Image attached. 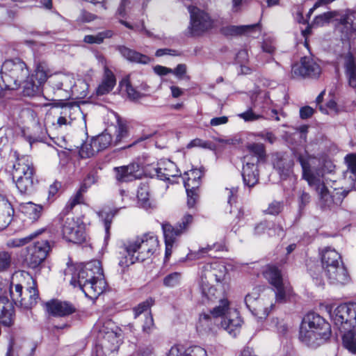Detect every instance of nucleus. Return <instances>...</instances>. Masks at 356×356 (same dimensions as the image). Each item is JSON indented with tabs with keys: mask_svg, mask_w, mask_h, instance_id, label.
<instances>
[{
	"mask_svg": "<svg viewBox=\"0 0 356 356\" xmlns=\"http://www.w3.org/2000/svg\"><path fill=\"white\" fill-rule=\"evenodd\" d=\"M201 147L203 148H207L212 149L213 148V145L207 141L202 140L199 138H196L190 142L188 145V147Z\"/></svg>",
	"mask_w": 356,
	"mask_h": 356,
	"instance_id": "62",
	"label": "nucleus"
},
{
	"mask_svg": "<svg viewBox=\"0 0 356 356\" xmlns=\"http://www.w3.org/2000/svg\"><path fill=\"white\" fill-rule=\"evenodd\" d=\"M332 17L333 15L332 13H325L316 16L314 19V23L317 26H322L328 22Z\"/></svg>",
	"mask_w": 356,
	"mask_h": 356,
	"instance_id": "63",
	"label": "nucleus"
},
{
	"mask_svg": "<svg viewBox=\"0 0 356 356\" xmlns=\"http://www.w3.org/2000/svg\"><path fill=\"white\" fill-rule=\"evenodd\" d=\"M218 323V321L211 314L203 312L200 314L196 328L198 332H204L212 330Z\"/></svg>",
	"mask_w": 356,
	"mask_h": 356,
	"instance_id": "36",
	"label": "nucleus"
},
{
	"mask_svg": "<svg viewBox=\"0 0 356 356\" xmlns=\"http://www.w3.org/2000/svg\"><path fill=\"white\" fill-rule=\"evenodd\" d=\"M191 16L189 29L193 35H200L213 26L210 16L205 11L197 7H189Z\"/></svg>",
	"mask_w": 356,
	"mask_h": 356,
	"instance_id": "12",
	"label": "nucleus"
},
{
	"mask_svg": "<svg viewBox=\"0 0 356 356\" xmlns=\"http://www.w3.org/2000/svg\"><path fill=\"white\" fill-rule=\"evenodd\" d=\"M49 74L50 71L46 63H41L36 66L34 73L30 76L33 77V80L42 86L46 82Z\"/></svg>",
	"mask_w": 356,
	"mask_h": 356,
	"instance_id": "46",
	"label": "nucleus"
},
{
	"mask_svg": "<svg viewBox=\"0 0 356 356\" xmlns=\"http://www.w3.org/2000/svg\"><path fill=\"white\" fill-rule=\"evenodd\" d=\"M96 273H97V280L88 282L89 283L83 284L79 286L86 297L90 299H96L101 295L106 289V283L104 278V275H101L99 273V268L97 266H94ZM99 268V266H97Z\"/></svg>",
	"mask_w": 356,
	"mask_h": 356,
	"instance_id": "21",
	"label": "nucleus"
},
{
	"mask_svg": "<svg viewBox=\"0 0 356 356\" xmlns=\"http://www.w3.org/2000/svg\"><path fill=\"white\" fill-rule=\"evenodd\" d=\"M51 250V245L47 240H42L34 243L29 248V253L26 257L27 265L32 268L38 267L47 258Z\"/></svg>",
	"mask_w": 356,
	"mask_h": 356,
	"instance_id": "14",
	"label": "nucleus"
},
{
	"mask_svg": "<svg viewBox=\"0 0 356 356\" xmlns=\"http://www.w3.org/2000/svg\"><path fill=\"white\" fill-rule=\"evenodd\" d=\"M35 170L31 158L28 156H17L14 161L11 175L13 181L22 194H29L37 182Z\"/></svg>",
	"mask_w": 356,
	"mask_h": 356,
	"instance_id": "5",
	"label": "nucleus"
},
{
	"mask_svg": "<svg viewBox=\"0 0 356 356\" xmlns=\"http://www.w3.org/2000/svg\"><path fill=\"white\" fill-rule=\"evenodd\" d=\"M345 67L350 86L356 88V65L354 58L350 53H348L346 56Z\"/></svg>",
	"mask_w": 356,
	"mask_h": 356,
	"instance_id": "44",
	"label": "nucleus"
},
{
	"mask_svg": "<svg viewBox=\"0 0 356 356\" xmlns=\"http://www.w3.org/2000/svg\"><path fill=\"white\" fill-rule=\"evenodd\" d=\"M187 178H184V186L187 193V205L192 208L195 206L198 195L197 188L200 184L202 172L200 170L194 169L186 173Z\"/></svg>",
	"mask_w": 356,
	"mask_h": 356,
	"instance_id": "16",
	"label": "nucleus"
},
{
	"mask_svg": "<svg viewBox=\"0 0 356 356\" xmlns=\"http://www.w3.org/2000/svg\"><path fill=\"white\" fill-rule=\"evenodd\" d=\"M324 273L332 284L344 285L350 281L347 270L342 263L327 268Z\"/></svg>",
	"mask_w": 356,
	"mask_h": 356,
	"instance_id": "22",
	"label": "nucleus"
},
{
	"mask_svg": "<svg viewBox=\"0 0 356 356\" xmlns=\"http://www.w3.org/2000/svg\"><path fill=\"white\" fill-rule=\"evenodd\" d=\"M10 295L15 303H19L24 308H31L38 299V292L35 286L29 287V299L22 297V286L19 284L11 283L10 286Z\"/></svg>",
	"mask_w": 356,
	"mask_h": 356,
	"instance_id": "19",
	"label": "nucleus"
},
{
	"mask_svg": "<svg viewBox=\"0 0 356 356\" xmlns=\"http://www.w3.org/2000/svg\"><path fill=\"white\" fill-rule=\"evenodd\" d=\"M298 161L302 166L303 178L318 193L321 206L332 209L334 206L340 205L348 193L345 191L342 193L336 192L334 195H330L319 175L311 171L308 159L300 155L298 156Z\"/></svg>",
	"mask_w": 356,
	"mask_h": 356,
	"instance_id": "4",
	"label": "nucleus"
},
{
	"mask_svg": "<svg viewBox=\"0 0 356 356\" xmlns=\"http://www.w3.org/2000/svg\"><path fill=\"white\" fill-rule=\"evenodd\" d=\"M63 85V90L67 91L71 90L72 92L74 84L76 82L72 74H60V80Z\"/></svg>",
	"mask_w": 356,
	"mask_h": 356,
	"instance_id": "54",
	"label": "nucleus"
},
{
	"mask_svg": "<svg viewBox=\"0 0 356 356\" xmlns=\"http://www.w3.org/2000/svg\"><path fill=\"white\" fill-rule=\"evenodd\" d=\"M137 198L140 206L146 209L154 206L150 199L149 188L147 185L143 184L138 187Z\"/></svg>",
	"mask_w": 356,
	"mask_h": 356,
	"instance_id": "42",
	"label": "nucleus"
},
{
	"mask_svg": "<svg viewBox=\"0 0 356 356\" xmlns=\"http://www.w3.org/2000/svg\"><path fill=\"white\" fill-rule=\"evenodd\" d=\"M115 85L116 78L115 74L108 66H105L102 81L96 88V95L97 96L106 95L112 91Z\"/></svg>",
	"mask_w": 356,
	"mask_h": 356,
	"instance_id": "28",
	"label": "nucleus"
},
{
	"mask_svg": "<svg viewBox=\"0 0 356 356\" xmlns=\"http://www.w3.org/2000/svg\"><path fill=\"white\" fill-rule=\"evenodd\" d=\"M112 35L111 31H105L98 33L97 35H87L84 37L83 41L88 44H101L105 38H111Z\"/></svg>",
	"mask_w": 356,
	"mask_h": 356,
	"instance_id": "50",
	"label": "nucleus"
},
{
	"mask_svg": "<svg viewBox=\"0 0 356 356\" xmlns=\"http://www.w3.org/2000/svg\"><path fill=\"white\" fill-rule=\"evenodd\" d=\"M216 302H218V305L213 307L210 312L218 321L219 318L222 319L223 317L229 314L230 311L235 310L230 307L229 302L224 296L219 298Z\"/></svg>",
	"mask_w": 356,
	"mask_h": 356,
	"instance_id": "40",
	"label": "nucleus"
},
{
	"mask_svg": "<svg viewBox=\"0 0 356 356\" xmlns=\"http://www.w3.org/2000/svg\"><path fill=\"white\" fill-rule=\"evenodd\" d=\"M248 154L245 156H250L249 161L258 163L266 156L264 145L262 143H250L246 146Z\"/></svg>",
	"mask_w": 356,
	"mask_h": 356,
	"instance_id": "38",
	"label": "nucleus"
},
{
	"mask_svg": "<svg viewBox=\"0 0 356 356\" xmlns=\"http://www.w3.org/2000/svg\"><path fill=\"white\" fill-rule=\"evenodd\" d=\"M181 278L179 273H172L163 279V284L168 287H173L179 284Z\"/></svg>",
	"mask_w": 356,
	"mask_h": 356,
	"instance_id": "53",
	"label": "nucleus"
},
{
	"mask_svg": "<svg viewBox=\"0 0 356 356\" xmlns=\"http://www.w3.org/2000/svg\"><path fill=\"white\" fill-rule=\"evenodd\" d=\"M260 31L259 24L242 26H228L222 29V33L225 35H238L251 34L254 31Z\"/></svg>",
	"mask_w": 356,
	"mask_h": 356,
	"instance_id": "35",
	"label": "nucleus"
},
{
	"mask_svg": "<svg viewBox=\"0 0 356 356\" xmlns=\"http://www.w3.org/2000/svg\"><path fill=\"white\" fill-rule=\"evenodd\" d=\"M47 312L57 317H64L75 312L74 306L67 302L53 300L46 303Z\"/></svg>",
	"mask_w": 356,
	"mask_h": 356,
	"instance_id": "27",
	"label": "nucleus"
},
{
	"mask_svg": "<svg viewBox=\"0 0 356 356\" xmlns=\"http://www.w3.org/2000/svg\"><path fill=\"white\" fill-rule=\"evenodd\" d=\"M29 74L26 63L19 58L6 60L0 72V88L15 90L18 88Z\"/></svg>",
	"mask_w": 356,
	"mask_h": 356,
	"instance_id": "6",
	"label": "nucleus"
},
{
	"mask_svg": "<svg viewBox=\"0 0 356 356\" xmlns=\"http://www.w3.org/2000/svg\"><path fill=\"white\" fill-rule=\"evenodd\" d=\"M238 117L243 119L245 121H255L259 119H263L264 116L261 114H257L253 112L252 109H249L247 111L238 114Z\"/></svg>",
	"mask_w": 356,
	"mask_h": 356,
	"instance_id": "58",
	"label": "nucleus"
},
{
	"mask_svg": "<svg viewBox=\"0 0 356 356\" xmlns=\"http://www.w3.org/2000/svg\"><path fill=\"white\" fill-rule=\"evenodd\" d=\"M330 336V325L318 314L309 312L304 317L299 337L302 342L316 348L329 339Z\"/></svg>",
	"mask_w": 356,
	"mask_h": 356,
	"instance_id": "3",
	"label": "nucleus"
},
{
	"mask_svg": "<svg viewBox=\"0 0 356 356\" xmlns=\"http://www.w3.org/2000/svg\"><path fill=\"white\" fill-rule=\"evenodd\" d=\"M152 304L153 301L152 300H147L146 301L139 304L136 308H134L135 317H137L143 312L147 311Z\"/></svg>",
	"mask_w": 356,
	"mask_h": 356,
	"instance_id": "64",
	"label": "nucleus"
},
{
	"mask_svg": "<svg viewBox=\"0 0 356 356\" xmlns=\"http://www.w3.org/2000/svg\"><path fill=\"white\" fill-rule=\"evenodd\" d=\"M43 232H44V229H39L30 235L23 237V238H10L6 242V245L8 248H19L29 243L31 240L37 237L38 235L41 234Z\"/></svg>",
	"mask_w": 356,
	"mask_h": 356,
	"instance_id": "45",
	"label": "nucleus"
},
{
	"mask_svg": "<svg viewBox=\"0 0 356 356\" xmlns=\"http://www.w3.org/2000/svg\"><path fill=\"white\" fill-rule=\"evenodd\" d=\"M200 289L202 295V302L204 304L215 303L219 298L224 296L228 286L225 284L213 285V282L201 280Z\"/></svg>",
	"mask_w": 356,
	"mask_h": 356,
	"instance_id": "18",
	"label": "nucleus"
},
{
	"mask_svg": "<svg viewBox=\"0 0 356 356\" xmlns=\"http://www.w3.org/2000/svg\"><path fill=\"white\" fill-rule=\"evenodd\" d=\"M274 287L276 289V291L275 292L276 302H286L287 298H289L291 294V288L288 286H286L284 283L282 284H280V286H276Z\"/></svg>",
	"mask_w": 356,
	"mask_h": 356,
	"instance_id": "51",
	"label": "nucleus"
},
{
	"mask_svg": "<svg viewBox=\"0 0 356 356\" xmlns=\"http://www.w3.org/2000/svg\"><path fill=\"white\" fill-rule=\"evenodd\" d=\"M291 72L296 76H308L315 79L320 76L321 68L312 58L304 57L300 63L293 65Z\"/></svg>",
	"mask_w": 356,
	"mask_h": 356,
	"instance_id": "17",
	"label": "nucleus"
},
{
	"mask_svg": "<svg viewBox=\"0 0 356 356\" xmlns=\"http://www.w3.org/2000/svg\"><path fill=\"white\" fill-rule=\"evenodd\" d=\"M120 86L122 89H125L129 98L131 99H138L141 97L140 93L132 87L130 82V75L127 76L120 82Z\"/></svg>",
	"mask_w": 356,
	"mask_h": 356,
	"instance_id": "49",
	"label": "nucleus"
},
{
	"mask_svg": "<svg viewBox=\"0 0 356 356\" xmlns=\"http://www.w3.org/2000/svg\"><path fill=\"white\" fill-rule=\"evenodd\" d=\"M13 306L8 298L0 297V323L10 326L12 323Z\"/></svg>",
	"mask_w": 356,
	"mask_h": 356,
	"instance_id": "37",
	"label": "nucleus"
},
{
	"mask_svg": "<svg viewBox=\"0 0 356 356\" xmlns=\"http://www.w3.org/2000/svg\"><path fill=\"white\" fill-rule=\"evenodd\" d=\"M112 137L108 133H103L93 138L90 143L92 148L90 152H87L88 156L95 155L97 152L107 148L112 143Z\"/></svg>",
	"mask_w": 356,
	"mask_h": 356,
	"instance_id": "33",
	"label": "nucleus"
},
{
	"mask_svg": "<svg viewBox=\"0 0 356 356\" xmlns=\"http://www.w3.org/2000/svg\"><path fill=\"white\" fill-rule=\"evenodd\" d=\"M225 246L222 244L214 243L213 245H207L206 247L200 248L198 251L191 252L190 256L194 259H200L208 254L213 250L216 251H223Z\"/></svg>",
	"mask_w": 356,
	"mask_h": 356,
	"instance_id": "48",
	"label": "nucleus"
},
{
	"mask_svg": "<svg viewBox=\"0 0 356 356\" xmlns=\"http://www.w3.org/2000/svg\"><path fill=\"white\" fill-rule=\"evenodd\" d=\"M339 29L342 40L356 38V12L348 11L340 18Z\"/></svg>",
	"mask_w": 356,
	"mask_h": 356,
	"instance_id": "20",
	"label": "nucleus"
},
{
	"mask_svg": "<svg viewBox=\"0 0 356 356\" xmlns=\"http://www.w3.org/2000/svg\"><path fill=\"white\" fill-rule=\"evenodd\" d=\"M19 211L31 220H38L41 214L42 207L31 202L21 203L19 206Z\"/></svg>",
	"mask_w": 356,
	"mask_h": 356,
	"instance_id": "39",
	"label": "nucleus"
},
{
	"mask_svg": "<svg viewBox=\"0 0 356 356\" xmlns=\"http://www.w3.org/2000/svg\"><path fill=\"white\" fill-rule=\"evenodd\" d=\"M321 261L323 270L341 264V255L334 249L330 248H325L321 253Z\"/></svg>",
	"mask_w": 356,
	"mask_h": 356,
	"instance_id": "34",
	"label": "nucleus"
},
{
	"mask_svg": "<svg viewBox=\"0 0 356 356\" xmlns=\"http://www.w3.org/2000/svg\"><path fill=\"white\" fill-rule=\"evenodd\" d=\"M155 328L154 320L152 315L148 313L142 325L143 332L145 334H150Z\"/></svg>",
	"mask_w": 356,
	"mask_h": 356,
	"instance_id": "57",
	"label": "nucleus"
},
{
	"mask_svg": "<svg viewBox=\"0 0 356 356\" xmlns=\"http://www.w3.org/2000/svg\"><path fill=\"white\" fill-rule=\"evenodd\" d=\"M97 341L92 356H116L122 343V330L111 319H99L94 325Z\"/></svg>",
	"mask_w": 356,
	"mask_h": 356,
	"instance_id": "1",
	"label": "nucleus"
},
{
	"mask_svg": "<svg viewBox=\"0 0 356 356\" xmlns=\"http://www.w3.org/2000/svg\"><path fill=\"white\" fill-rule=\"evenodd\" d=\"M88 84L83 79H77L74 84L72 94L80 97H84L88 95Z\"/></svg>",
	"mask_w": 356,
	"mask_h": 356,
	"instance_id": "52",
	"label": "nucleus"
},
{
	"mask_svg": "<svg viewBox=\"0 0 356 356\" xmlns=\"http://www.w3.org/2000/svg\"><path fill=\"white\" fill-rule=\"evenodd\" d=\"M14 209L10 202L0 196V228L7 227L12 221Z\"/></svg>",
	"mask_w": 356,
	"mask_h": 356,
	"instance_id": "32",
	"label": "nucleus"
},
{
	"mask_svg": "<svg viewBox=\"0 0 356 356\" xmlns=\"http://www.w3.org/2000/svg\"><path fill=\"white\" fill-rule=\"evenodd\" d=\"M264 274L273 286H280V284H283L280 271L276 267L268 266Z\"/></svg>",
	"mask_w": 356,
	"mask_h": 356,
	"instance_id": "47",
	"label": "nucleus"
},
{
	"mask_svg": "<svg viewBox=\"0 0 356 356\" xmlns=\"http://www.w3.org/2000/svg\"><path fill=\"white\" fill-rule=\"evenodd\" d=\"M11 264V254L6 251L0 252V271L8 268Z\"/></svg>",
	"mask_w": 356,
	"mask_h": 356,
	"instance_id": "55",
	"label": "nucleus"
},
{
	"mask_svg": "<svg viewBox=\"0 0 356 356\" xmlns=\"http://www.w3.org/2000/svg\"><path fill=\"white\" fill-rule=\"evenodd\" d=\"M83 196L81 191L76 192V193L72 196L68 201L66 208L67 209H72L76 204L81 203Z\"/></svg>",
	"mask_w": 356,
	"mask_h": 356,
	"instance_id": "61",
	"label": "nucleus"
},
{
	"mask_svg": "<svg viewBox=\"0 0 356 356\" xmlns=\"http://www.w3.org/2000/svg\"><path fill=\"white\" fill-rule=\"evenodd\" d=\"M227 270L225 266L219 262L208 264L204 266L201 280L210 282H216V284L228 286L227 282Z\"/></svg>",
	"mask_w": 356,
	"mask_h": 356,
	"instance_id": "15",
	"label": "nucleus"
},
{
	"mask_svg": "<svg viewBox=\"0 0 356 356\" xmlns=\"http://www.w3.org/2000/svg\"><path fill=\"white\" fill-rule=\"evenodd\" d=\"M140 243H142L140 241V236L121 241L120 248L122 251L120 252L118 257V265L122 269L140 261Z\"/></svg>",
	"mask_w": 356,
	"mask_h": 356,
	"instance_id": "9",
	"label": "nucleus"
},
{
	"mask_svg": "<svg viewBox=\"0 0 356 356\" xmlns=\"http://www.w3.org/2000/svg\"><path fill=\"white\" fill-rule=\"evenodd\" d=\"M220 323L222 329L226 330L229 334L235 337L241 328L243 320L237 310H232L227 316L221 319Z\"/></svg>",
	"mask_w": 356,
	"mask_h": 356,
	"instance_id": "24",
	"label": "nucleus"
},
{
	"mask_svg": "<svg viewBox=\"0 0 356 356\" xmlns=\"http://www.w3.org/2000/svg\"><path fill=\"white\" fill-rule=\"evenodd\" d=\"M334 325L343 335V346L351 353L356 354V335L352 330L356 326V303L342 304L330 312Z\"/></svg>",
	"mask_w": 356,
	"mask_h": 356,
	"instance_id": "2",
	"label": "nucleus"
},
{
	"mask_svg": "<svg viewBox=\"0 0 356 356\" xmlns=\"http://www.w3.org/2000/svg\"><path fill=\"white\" fill-rule=\"evenodd\" d=\"M193 222V216L190 214L185 215L177 227L165 222L162 224V229L165 243V258H168L172 252L174 245L177 242V237L184 234Z\"/></svg>",
	"mask_w": 356,
	"mask_h": 356,
	"instance_id": "8",
	"label": "nucleus"
},
{
	"mask_svg": "<svg viewBox=\"0 0 356 356\" xmlns=\"http://www.w3.org/2000/svg\"><path fill=\"white\" fill-rule=\"evenodd\" d=\"M140 254H139L140 261H143L149 258L157 250L159 241L154 234H144L140 236Z\"/></svg>",
	"mask_w": 356,
	"mask_h": 356,
	"instance_id": "25",
	"label": "nucleus"
},
{
	"mask_svg": "<svg viewBox=\"0 0 356 356\" xmlns=\"http://www.w3.org/2000/svg\"><path fill=\"white\" fill-rule=\"evenodd\" d=\"M250 156H244L242 177L245 185L251 188L259 181V170L257 163L249 161Z\"/></svg>",
	"mask_w": 356,
	"mask_h": 356,
	"instance_id": "26",
	"label": "nucleus"
},
{
	"mask_svg": "<svg viewBox=\"0 0 356 356\" xmlns=\"http://www.w3.org/2000/svg\"><path fill=\"white\" fill-rule=\"evenodd\" d=\"M24 95L33 97L42 92V86L38 83L33 77L28 76L22 83Z\"/></svg>",
	"mask_w": 356,
	"mask_h": 356,
	"instance_id": "41",
	"label": "nucleus"
},
{
	"mask_svg": "<svg viewBox=\"0 0 356 356\" xmlns=\"http://www.w3.org/2000/svg\"><path fill=\"white\" fill-rule=\"evenodd\" d=\"M99 266V273L103 275V270L99 261L93 260L85 265H79L77 267L69 266L65 270V275H71L70 284L74 286H81L83 284L89 283L88 282L97 280V273L95 266Z\"/></svg>",
	"mask_w": 356,
	"mask_h": 356,
	"instance_id": "7",
	"label": "nucleus"
},
{
	"mask_svg": "<svg viewBox=\"0 0 356 356\" xmlns=\"http://www.w3.org/2000/svg\"><path fill=\"white\" fill-rule=\"evenodd\" d=\"M59 115L65 116L71 122L77 118H81L85 121L86 118L80 106L74 102L62 104L60 108Z\"/></svg>",
	"mask_w": 356,
	"mask_h": 356,
	"instance_id": "31",
	"label": "nucleus"
},
{
	"mask_svg": "<svg viewBox=\"0 0 356 356\" xmlns=\"http://www.w3.org/2000/svg\"><path fill=\"white\" fill-rule=\"evenodd\" d=\"M157 177L161 179H170L178 175V170L175 163L170 160H162L158 163L155 168Z\"/></svg>",
	"mask_w": 356,
	"mask_h": 356,
	"instance_id": "30",
	"label": "nucleus"
},
{
	"mask_svg": "<svg viewBox=\"0 0 356 356\" xmlns=\"http://www.w3.org/2000/svg\"><path fill=\"white\" fill-rule=\"evenodd\" d=\"M62 234L69 242L81 243L86 240V225L79 218L67 217L62 226Z\"/></svg>",
	"mask_w": 356,
	"mask_h": 356,
	"instance_id": "11",
	"label": "nucleus"
},
{
	"mask_svg": "<svg viewBox=\"0 0 356 356\" xmlns=\"http://www.w3.org/2000/svg\"><path fill=\"white\" fill-rule=\"evenodd\" d=\"M118 50L124 58L131 63L147 65L152 61V58L148 56L126 46H119Z\"/></svg>",
	"mask_w": 356,
	"mask_h": 356,
	"instance_id": "29",
	"label": "nucleus"
},
{
	"mask_svg": "<svg viewBox=\"0 0 356 356\" xmlns=\"http://www.w3.org/2000/svg\"><path fill=\"white\" fill-rule=\"evenodd\" d=\"M267 234L270 237H273L275 236H282L284 234V229L279 225L269 223V227H268Z\"/></svg>",
	"mask_w": 356,
	"mask_h": 356,
	"instance_id": "59",
	"label": "nucleus"
},
{
	"mask_svg": "<svg viewBox=\"0 0 356 356\" xmlns=\"http://www.w3.org/2000/svg\"><path fill=\"white\" fill-rule=\"evenodd\" d=\"M129 137V129L126 121L118 118L115 125V138L114 145H117L125 140Z\"/></svg>",
	"mask_w": 356,
	"mask_h": 356,
	"instance_id": "43",
	"label": "nucleus"
},
{
	"mask_svg": "<svg viewBox=\"0 0 356 356\" xmlns=\"http://www.w3.org/2000/svg\"><path fill=\"white\" fill-rule=\"evenodd\" d=\"M245 302L251 312L259 319L266 318L273 306L272 298L266 294L259 296L257 291H252L245 298Z\"/></svg>",
	"mask_w": 356,
	"mask_h": 356,
	"instance_id": "10",
	"label": "nucleus"
},
{
	"mask_svg": "<svg viewBox=\"0 0 356 356\" xmlns=\"http://www.w3.org/2000/svg\"><path fill=\"white\" fill-rule=\"evenodd\" d=\"M184 356H207V354L203 348L195 346L184 350Z\"/></svg>",
	"mask_w": 356,
	"mask_h": 356,
	"instance_id": "56",
	"label": "nucleus"
},
{
	"mask_svg": "<svg viewBox=\"0 0 356 356\" xmlns=\"http://www.w3.org/2000/svg\"><path fill=\"white\" fill-rule=\"evenodd\" d=\"M131 202V200L128 193L124 190H120L119 195L116 197L115 202V204L118 207L110 211L103 209L99 212V216L104 223L106 240H107L110 236V227L113 217L118 213L120 209L125 208L127 206L130 204Z\"/></svg>",
	"mask_w": 356,
	"mask_h": 356,
	"instance_id": "13",
	"label": "nucleus"
},
{
	"mask_svg": "<svg viewBox=\"0 0 356 356\" xmlns=\"http://www.w3.org/2000/svg\"><path fill=\"white\" fill-rule=\"evenodd\" d=\"M115 171L116 172V179L122 182L131 181L140 179L142 175L140 165L137 163H131L128 165L115 168Z\"/></svg>",
	"mask_w": 356,
	"mask_h": 356,
	"instance_id": "23",
	"label": "nucleus"
},
{
	"mask_svg": "<svg viewBox=\"0 0 356 356\" xmlns=\"http://www.w3.org/2000/svg\"><path fill=\"white\" fill-rule=\"evenodd\" d=\"M345 161L348 169L354 175H356V154L352 153L346 156Z\"/></svg>",
	"mask_w": 356,
	"mask_h": 356,
	"instance_id": "60",
	"label": "nucleus"
}]
</instances>
